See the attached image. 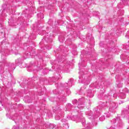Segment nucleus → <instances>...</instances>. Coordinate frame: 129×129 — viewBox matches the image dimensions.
Wrapping results in <instances>:
<instances>
[{"mask_svg": "<svg viewBox=\"0 0 129 129\" xmlns=\"http://www.w3.org/2000/svg\"><path fill=\"white\" fill-rule=\"evenodd\" d=\"M57 115L55 116V119H56V120L60 119V117L57 118Z\"/></svg>", "mask_w": 129, "mask_h": 129, "instance_id": "4", "label": "nucleus"}, {"mask_svg": "<svg viewBox=\"0 0 129 129\" xmlns=\"http://www.w3.org/2000/svg\"><path fill=\"white\" fill-rule=\"evenodd\" d=\"M3 42H5V41H2V43H3Z\"/></svg>", "mask_w": 129, "mask_h": 129, "instance_id": "11", "label": "nucleus"}, {"mask_svg": "<svg viewBox=\"0 0 129 129\" xmlns=\"http://www.w3.org/2000/svg\"><path fill=\"white\" fill-rule=\"evenodd\" d=\"M86 129H91L89 126H88L87 125H85Z\"/></svg>", "mask_w": 129, "mask_h": 129, "instance_id": "3", "label": "nucleus"}, {"mask_svg": "<svg viewBox=\"0 0 129 129\" xmlns=\"http://www.w3.org/2000/svg\"><path fill=\"white\" fill-rule=\"evenodd\" d=\"M83 125H84V122L83 123Z\"/></svg>", "mask_w": 129, "mask_h": 129, "instance_id": "9", "label": "nucleus"}, {"mask_svg": "<svg viewBox=\"0 0 129 129\" xmlns=\"http://www.w3.org/2000/svg\"><path fill=\"white\" fill-rule=\"evenodd\" d=\"M75 101L76 102H77V100H75Z\"/></svg>", "mask_w": 129, "mask_h": 129, "instance_id": "8", "label": "nucleus"}, {"mask_svg": "<svg viewBox=\"0 0 129 129\" xmlns=\"http://www.w3.org/2000/svg\"><path fill=\"white\" fill-rule=\"evenodd\" d=\"M104 119H105V118L103 116L100 117V120H101V121H103Z\"/></svg>", "mask_w": 129, "mask_h": 129, "instance_id": "2", "label": "nucleus"}, {"mask_svg": "<svg viewBox=\"0 0 129 129\" xmlns=\"http://www.w3.org/2000/svg\"><path fill=\"white\" fill-rule=\"evenodd\" d=\"M111 107H115V106H112Z\"/></svg>", "mask_w": 129, "mask_h": 129, "instance_id": "7", "label": "nucleus"}, {"mask_svg": "<svg viewBox=\"0 0 129 129\" xmlns=\"http://www.w3.org/2000/svg\"><path fill=\"white\" fill-rule=\"evenodd\" d=\"M127 129H129V126L128 127V128H127Z\"/></svg>", "mask_w": 129, "mask_h": 129, "instance_id": "10", "label": "nucleus"}, {"mask_svg": "<svg viewBox=\"0 0 129 129\" xmlns=\"http://www.w3.org/2000/svg\"><path fill=\"white\" fill-rule=\"evenodd\" d=\"M110 116V114H108V115L106 116L107 117H109Z\"/></svg>", "mask_w": 129, "mask_h": 129, "instance_id": "5", "label": "nucleus"}, {"mask_svg": "<svg viewBox=\"0 0 129 129\" xmlns=\"http://www.w3.org/2000/svg\"><path fill=\"white\" fill-rule=\"evenodd\" d=\"M120 97H121V98H122V99H123L124 98H125L126 96H125V94H122L120 95Z\"/></svg>", "mask_w": 129, "mask_h": 129, "instance_id": "1", "label": "nucleus"}, {"mask_svg": "<svg viewBox=\"0 0 129 129\" xmlns=\"http://www.w3.org/2000/svg\"><path fill=\"white\" fill-rule=\"evenodd\" d=\"M2 13H3V11H0V15H1V14H2Z\"/></svg>", "mask_w": 129, "mask_h": 129, "instance_id": "6", "label": "nucleus"}, {"mask_svg": "<svg viewBox=\"0 0 129 129\" xmlns=\"http://www.w3.org/2000/svg\"><path fill=\"white\" fill-rule=\"evenodd\" d=\"M110 106V107H111V105Z\"/></svg>", "mask_w": 129, "mask_h": 129, "instance_id": "12", "label": "nucleus"}]
</instances>
